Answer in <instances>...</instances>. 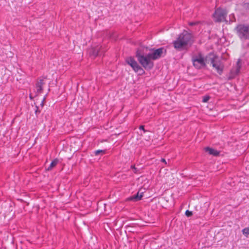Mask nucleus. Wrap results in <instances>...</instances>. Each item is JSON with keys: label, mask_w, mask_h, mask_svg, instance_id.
I'll return each mask as SVG.
<instances>
[{"label": "nucleus", "mask_w": 249, "mask_h": 249, "mask_svg": "<svg viewBox=\"0 0 249 249\" xmlns=\"http://www.w3.org/2000/svg\"><path fill=\"white\" fill-rule=\"evenodd\" d=\"M193 42V36L191 33L184 30L179 34L177 39L173 42L174 48L178 50H181L188 45Z\"/></svg>", "instance_id": "f257e3e1"}, {"label": "nucleus", "mask_w": 249, "mask_h": 249, "mask_svg": "<svg viewBox=\"0 0 249 249\" xmlns=\"http://www.w3.org/2000/svg\"><path fill=\"white\" fill-rule=\"evenodd\" d=\"M146 48H141L138 49L136 52V56L141 65L145 70H151L154 66V63L151 61L152 58L149 56V53L145 55L144 50Z\"/></svg>", "instance_id": "f03ea898"}, {"label": "nucleus", "mask_w": 249, "mask_h": 249, "mask_svg": "<svg viewBox=\"0 0 249 249\" xmlns=\"http://www.w3.org/2000/svg\"><path fill=\"white\" fill-rule=\"evenodd\" d=\"M206 61H208V63H210L218 73L221 74L222 72L224 66L218 56L210 53L206 56Z\"/></svg>", "instance_id": "7ed1b4c3"}, {"label": "nucleus", "mask_w": 249, "mask_h": 249, "mask_svg": "<svg viewBox=\"0 0 249 249\" xmlns=\"http://www.w3.org/2000/svg\"><path fill=\"white\" fill-rule=\"evenodd\" d=\"M235 31L241 40H249V25L239 24L235 27Z\"/></svg>", "instance_id": "20e7f679"}, {"label": "nucleus", "mask_w": 249, "mask_h": 249, "mask_svg": "<svg viewBox=\"0 0 249 249\" xmlns=\"http://www.w3.org/2000/svg\"><path fill=\"white\" fill-rule=\"evenodd\" d=\"M49 83L45 78L40 79L37 81L35 87V91L37 93L46 92L48 93L50 91Z\"/></svg>", "instance_id": "39448f33"}, {"label": "nucleus", "mask_w": 249, "mask_h": 249, "mask_svg": "<svg viewBox=\"0 0 249 249\" xmlns=\"http://www.w3.org/2000/svg\"><path fill=\"white\" fill-rule=\"evenodd\" d=\"M151 51L152 52L149 53V56L152 58V60H157L163 57L167 53L166 49L164 47H160L157 49H152Z\"/></svg>", "instance_id": "423d86ee"}, {"label": "nucleus", "mask_w": 249, "mask_h": 249, "mask_svg": "<svg viewBox=\"0 0 249 249\" xmlns=\"http://www.w3.org/2000/svg\"><path fill=\"white\" fill-rule=\"evenodd\" d=\"M192 61L194 67L197 69H200L206 66V63H208V61H206L201 54H199L197 56H194L192 58Z\"/></svg>", "instance_id": "0eeeda50"}, {"label": "nucleus", "mask_w": 249, "mask_h": 249, "mask_svg": "<svg viewBox=\"0 0 249 249\" xmlns=\"http://www.w3.org/2000/svg\"><path fill=\"white\" fill-rule=\"evenodd\" d=\"M227 13L226 10L217 8L215 10L213 17L215 22H222L225 20Z\"/></svg>", "instance_id": "6e6552de"}, {"label": "nucleus", "mask_w": 249, "mask_h": 249, "mask_svg": "<svg viewBox=\"0 0 249 249\" xmlns=\"http://www.w3.org/2000/svg\"><path fill=\"white\" fill-rule=\"evenodd\" d=\"M106 50L103 49L102 46L99 45L95 47H92L88 50V53L90 56L95 57L98 55H101L103 54Z\"/></svg>", "instance_id": "1a4fd4ad"}, {"label": "nucleus", "mask_w": 249, "mask_h": 249, "mask_svg": "<svg viewBox=\"0 0 249 249\" xmlns=\"http://www.w3.org/2000/svg\"><path fill=\"white\" fill-rule=\"evenodd\" d=\"M126 62L130 65L133 69V70L136 72H142V73H143L144 71L142 68L139 65L138 63L135 61V60L132 57H129L125 59Z\"/></svg>", "instance_id": "9d476101"}, {"label": "nucleus", "mask_w": 249, "mask_h": 249, "mask_svg": "<svg viewBox=\"0 0 249 249\" xmlns=\"http://www.w3.org/2000/svg\"><path fill=\"white\" fill-rule=\"evenodd\" d=\"M241 68V60L239 59L236 62L235 67L232 69L229 73V75L228 77V79L231 80L235 78V77L237 75L239 72Z\"/></svg>", "instance_id": "9b49d317"}, {"label": "nucleus", "mask_w": 249, "mask_h": 249, "mask_svg": "<svg viewBox=\"0 0 249 249\" xmlns=\"http://www.w3.org/2000/svg\"><path fill=\"white\" fill-rule=\"evenodd\" d=\"M143 196L142 193L140 195L139 194V192H138L137 194L134 195L132 196H131L128 197L126 199L127 201H132L133 202H136L139 201L142 199Z\"/></svg>", "instance_id": "f8f14e48"}, {"label": "nucleus", "mask_w": 249, "mask_h": 249, "mask_svg": "<svg viewBox=\"0 0 249 249\" xmlns=\"http://www.w3.org/2000/svg\"><path fill=\"white\" fill-rule=\"evenodd\" d=\"M205 151L208 152L210 155L217 156L219 155V152L209 147L205 148Z\"/></svg>", "instance_id": "ddd939ff"}, {"label": "nucleus", "mask_w": 249, "mask_h": 249, "mask_svg": "<svg viewBox=\"0 0 249 249\" xmlns=\"http://www.w3.org/2000/svg\"><path fill=\"white\" fill-rule=\"evenodd\" d=\"M58 160H57V159H54L53 160V161L51 162V164H50V165L49 167L48 168L47 170H52V169L53 167H54V166H55L57 165V164L58 163Z\"/></svg>", "instance_id": "4468645a"}, {"label": "nucleus", "mask_w": 249, "mask_h": 249, "mask_svg": "<svg viewBox=\"0 0 249 249\" xmlns=\"http://www.w3.org/2000/svg\"><path fill=\"white\" fill-rule=\"evenodd\" d=\"M243 233L245 235H248L249 234V228H246L243 229L242 230Z\"/></svg>", "instance_id": "2eb2a0df"}, {"label": "nucleus", "mask_w": 249, "mask_h": 249, "mask_svg": "<svg viewBox=\"0 0 249 249\" xmlns=\"http://www.w3.org/2000/svg\"><path fill=\"white\" fill-rule=\"evenodd\" d=\"M210 99V97L209 95L204 96L203 97L202 102L204 103H207L209 100Z\"/></svg>", "instance_id": "dca6fc26"}, {"label": "nucleus", "mask_w": 249, "mask_h": 249, "mask_svg": "<svg viewBox=\"0 0 249 249\" xmlns=\"http://www.w3.org/2000/svg\"><path fill=\"white\" fill-rule=\"evenodd\" d=\"M185 215L187 216V217H190L191 216H192L193 215V213L191 211H190L189 210H187L186 212H185Z\"/></svg>", "instance_id": "f3484780"}, {"label": "nucleus", "mask_w": 249, "mask_h": 249, "mask_svg": "<svg viewBox=\"0 0 249 249\" xmlns=\"http://www.w3.org/2000/svg\"><path fill=\"white\" fill-rule=\"evenodd\" d=\"M101 153L104 154L105 152V151H103L102 150H96L94 152L95 155H98Z\"/></svg>", "instance_id": "a211bd4d"}, {"label": "nucleus", "mask_w": 249, "mask_h": 249, "mask_svg": "<svg viewBox=\"0 0 249 249\" xmlns=\"http://www.w3.org/2000/svg\"><path fill=\"white\" fill-rule=\"evenodd\" d=\"M131 168L133 170V171L135 174L137 173L138 170L135 167V165H131Z\"/></svg>", "instance_id": "6ab92c4d"}, {"label": "nucleus", "mask_w": 249, "mask_h": 249, "mask_svg": "<svg viewBox=\"0 0 249 249\" xmlns=\"http://www.w3.org/2000/svg\"><path fill=\"white\" fill-rule=\"evenodd\" d=\"M139 129H140V130H143V132H144V133L147 131V130H146L144 129V125H140V126H139Z\"/></svg>", "instance_id": "aec40b11"}, {"label": "nucleus", "mask_w": 249, "mask_h": 249, "mask_svg": "<svg viewBox=\"0 0 249 249\" xmlns=\"http://www.w3.org/2000/svg\"><path fill=\"white\" fill-rule=\"evenodd\" d=\"M197 24V22H191L189 23L190 26H194Z\"/></svg>", "instance_id": "412c9836"}, {"label": "nucleus", "mask_w": 249, "mask_h": 249, "mask_svg": "<svg viewBox=\"0 0 249 249\" xmlns=\"http://www.w3.org/2000/svg\"><path fill=\"white\" fill-rule=\"evenodd\" d=\"M36 109L35 111V113H36V114L37 115L38 113H40V111H39L38 108L37 106H36Z\"/></svg>", "instance_id": "4be33fe9"}, {"label": "nucleus", "mask_w": 249, "mask_h": 249, "mask_svg": "<svg viewBox=\"0 0 249 249\" xmlns=\"http://www.w3.org/2000/svg\"><path fill=\"white\" fill-rule=\"evenodd\" d=\"M161 161H162V162L165 163V164H166V160H165L164 159H163V158L161 159Z\"/></svg>", "instance_id": "5701e85b"}, {"label": "nucleus", "mask_w": 249, "mask_h": 249, "mask_svg": "<svg viewBox=\"0 0 249 249\" xmlns=\"http://www.w3.org/2000/svg\"><path fill=\"white\" fill-rule=\"evenodd\" d=\"M45 99V97H44V98H43V100H42V103H41V104H43V102L44 101Z\"/></svg>", "instance_id": "b1692460"}, {"label": "nucleus", "mask_w": 249, "mask_h": 249, "mask_svg": "<svg viewBox=\"0 0 249 249\" xmlns=\"http://www.w3.org/2000/svg\"><path fill=\"white\" fill-rule=\"evenodd\" d=\"M30 98H32V94H30Z\"/></svg>", "instance_id": "393cba45"}]
</instances>
